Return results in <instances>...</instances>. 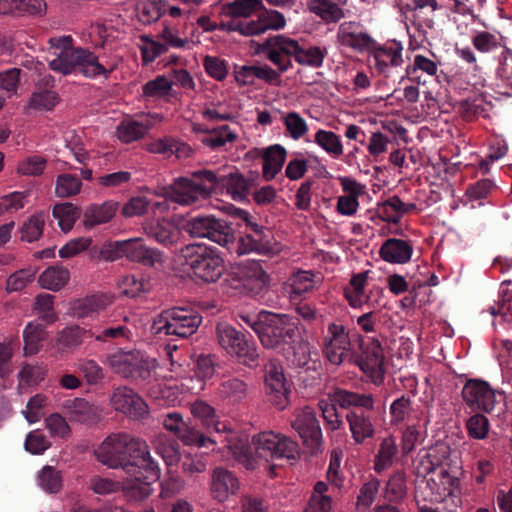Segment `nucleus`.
Masks as SVG:
<instances>
[{
  "instance_id": "obj_1",
  "label": "nucleus",
  "mask_w": 512,
  "mask_h": 512,
  "mask_svg": "<svg viewBox=\"0 0 512 512\" xmlns=\"http://www.w3.org/2000/svg\"><path fill=\"white\" fill-rule=\"evenodd\" d=\"M48 67L63 76L80 74L88 79H108L115 66L108 67L89 48L74 46L71 35L54 36L48 39Z\"/></svg>"
},
{
  "instance_id": "obj_2",
  "label": "nucleus",
  "mask_w": 512,
  "mask_h": 512,
  "mask_svg": "<svg viewBox=\"0 0 512 512\" xmlns=\"http://www.w3.org/2000/svg\"><path fill=\"white\" fill-rule=\"evenodd\" d=\"M179 257L197 278L205 282L218 281L225 269L224 260L218 249L206 244H187L180 249Z\"/></svg>"
},
{
  "instance_id": "obj_3",
  "label": "nucleus",
  "mask_w": 512,
  "mask_h": 512,
  "mask_svg": "<svg viewBox=\"0 0 512 512\" xmlns=\"http://www.w3.org/2000/svg\"><path fill=\"white\" fill-rule=\"evenodd\" d=\"M296 329V324L287 314L261 311L258 313V322H253V331L266 349L290 344L294 340Z\"/></svg>"
},
{
  "instance_id": "obj_4",
  "label": "nucleus",
  "mask_w": 512,
  "mask_h": 512,
  "mask_svg": "<svg viewBox=\"0 0 512 512\" xmlns=\"http://www.w3.org/2000/svg\"><path fill=\"white\" fill-rule=\"evenodd\" d=\"M209 173V169H199L191 173V178L179 177L163 188V195L180 205H192L204 200L213 193V185L208 182Z\"/></svg>"
},
{
  "instance_id": "obj_5",
  "label": "nucleus",
  "mask_w": 512,
  "mask_h": 512,
  "mask_svg": "<svg viewBox=\"0 0 512 512\" xmlns=\"http://www.w3.org/2000/svg\"><path fill=\"white\" fill-rule=\"evenodd\" d=\"M246 227L247 231L238 239L233 230V245L228 247L229 253H235L237 256L250 253L272 256L280 252L281 245L276 241L269 228L250 219H246Z\"/></svg>"
},
{
  "instance_id": "obj_6",
  "label": "nucleus",
  "mask_w": 512,
  "mask_h": 512,
  "mask_svg": "<svg viewBox=\"0 0 512 512\" xmlns=\"http://www.w3.org/2000/svg\"><path fill=\"white\" fill-rule=\"evenodd\" d=\"M209 185H213V193L226 192L236 202L249 201L252 191L258 186L259 173L250 171L247 175L234 169L229 173L213 171L208 174Z\"/></svg>"
},
{
  "instance_id": "obj_7",
  "label": "nucleus",
  "mask_w": 512,
  "mask_h": 512,
  "mask_svg": "<svg viewBox=\"0 0 512 512\" xmlns=\"http://www.w3.org/2000/svg\"><path fill=\"white\" fill-rule=\"evenodd\" d=\"M201 322L202 317L198 312L190 308L173 307L161 312L155 326L158 333L186 339L196 332Z\"/></svg>"
},
{
  "instance_id": "obj_8",
  "label": "nucleus",
  "mask_w": 512,
  "mask_h": 512,
  "mask_svg": "<svg viewBox=\"0 0 512 512\" xmlns=\"http://www.w3.org/2000/svg\"><path fill=\"white\" fill-rule=\"evenodd\" d=\"M185 230L191 237L207 238L226 250L233 245L232 224L213 215L191 217L186 221Z\"/></svg>"
},
{
  "instance_id": "obj_9",
  "label": "nucleus",
  "mask_w": 512,
  "mask_h": 512,
  "mask_svg": "<svg viewBox=\"0 0 512 512\" xmlns=\"http://www.w3.org/2000/svg\"><path fill=\"white\" fill-rule=\"evenodd\" d=\"M137 437L126 432L109 434L94 450L98 462L110 469H123Z\"/></svg>"
},
{
  "instance_id": "obj_10",
  "label": "nucleus",
  "mask_w": 512,
  "mask_h": 512,
  "mask_svg": "<svg viewBox=\"0 0 512 512\" xmlns=\"http://www.w3.org/2000/svg\"><path fill=\"white\" fill-rule=\"evenodd\" d=\"M256 455L266 461L274 458L295 460L299 457L298 443L272 431L261 432L252 437Z\"/></svg>"
},
{
  "instance_id": "obj_11",
  "label": "nucleus",
  "mask_w": 512,
  "mask_h": 512,
  "mask_svg": "<svg viewBox=\"0 0 512 512\" xmlns=\"http://www.w3.org/2000/svg\"><path fill=\"white\" fill-rule=\"evenodd\" d=\"M122 470L127 476L137 477V480L156 481L160 477V469L151 456L149 445L140 438L137 439Z\"/></svg>"
},
{
  "instance_id": "obj_12",
  "label": "nucleus",
  "mask_w": 512,
  "mask_h": 512,
  "mask_svg": "<svg viewBox=\"0 0 512 512\" xmlns=\"http://www.w3.org/2000/svg\"><path fill=\"white\" fill-rule=\"evenodd\" d=\"M257 21H227L222 22L221 27L228 31H237L245 36L259 35L269 29L280 30L286 25V19L282 13L276 10L262 9Z\"/></svg>"
},
{
  "instance_id": "obj_13",
  "label": "nucleus",
  "mask_w": 512,
  "mask_h": 512,
  "mask_svg": "<svg viewBox=\"0 0 512 512\" xmlns=\"http://www.w3.org/2000/svg\"><path fill=\"white\" fill-rule=\"evenodd\" d=\"M163 356V361L170 364L171 371L181 370L186 366L201 381L212 378L216 371L217 363L211 354H163Z\"/></svg>"
},
{
  "instance_id": "obj_14",
  "label": "nucleus",
  "mask_w": 512,
  "mask_h": 512,
  "mask_svg": "<svg viewBox=\"0 0 512 512\" xmlns=\"http://www.w3.org/2000/svg\"><path fill=\"white\" fill-rule=\"evenodd\" d=\"M292 427L299 434L309 453L314 454L321 450L322 432L316 413L311 407H304L296 414Z\"/></svg>"
},
{
  "instance_id": "obj_15",
  "label": "nucleus",
  "mask_w": 512,
  "mask_h": 512,
  "mask_svg": "<svg viewBox=\"0 0 512 512\" xmlns=\"http://www.w3.org/2000/svg\"><path fill=\"white\" fill-rule=\"evenodd\" d=\"M264 382L269 401L277 409H285L289 403L290 389L283 367L276 360H270L265 365Z\"/></svg>"
},
{
  "instance_id": "obj_16",
  "label": "nucleus",
  "mask_w": 512,
  "mask_h": 512,
  "mask_svg": "<svg viewBox=\"0 0 512 512\" xmlns=\"http://www.w3.org/2000/svg\"><path fill=\"white\" fill-rule=\"evenodd\" d=\"M110 405L115 411L134 420L144 419L149 414L146 402L127 386H120L113 390Z\"/></svg>"
},
{
  "instance_id": "obj_17",
  "label": "nucleus",
  "mask_w": 512,
  "mask_h": 512,
  "mask_svg": "<svg viewBox=\"0 0 512 512\" xmlns=\"http://www.w3.org/2000/svg\"><path fill=\"white\" fill-rule=\"evenodd\" d=\"M462 398L472 409L489 413L496 405V391L481 379H468L462 389Z\"/></svg>"
},
{
  "instance_id": "obj_18",
  "label": "nucleus",
  "mask_w": 512,
  "mask_h": 512,
  "mask_svg": "<svg viewBox=\"0 0 512 512\" xmlns=\"http://www.w3.org/2000/svg\"><path fill=\"white\" fill-rule=\"evenodd\" d=\"M402 52L403 46L399 41L388 40L383 44L376 41L370 54L375 60V69L378 74L386 78L390 77L393 69L403 64Z\"/></svg>"
},
{
  "instance_id": "obj_19",
  "label": "nucleus",
  "mask_w": 512,
  "mask_h": 512,
  "mask_svg": "<svg viewBox=\"0 0 512 512\" xmlns=\"http://www.w3.org/2000/svg\"><path fill=\"white\" fill-rule=\"evenodd\" d=\"M110 363L115 372L125 378L147 379L151 369L156 367V360L152 362L144 359L142 354H112Z\"/></svg>"
},
{
  "instance_id": "obj_20",
  "label": "nucleus",
  "mask_w": 512,
  "mask_h": 512,
  "mask_svg": "<svg viewBox=\"0 0 512 512\" xmlns=\"http://www.w3.org/2000/svg\"><path fill=\"white\" fill-rule=\"evenodd\" d=\"M337 40L340 45L360 53H370L376 44V40L369 33L363 31L362 25L355 21H346L340 24Z\"/></svg>"
},
{
  "instance_id": "obj_21",
  "label": "nucleus",
  "mask_w": 512,
  "mask_h": 512,
  "mask_svg": "<svg viewBox=\"0 0 512 512\" xmlns=\"http://www.w3.org/2000/svg\"><path fill=\"white\" fill-rule=\"evenodd\" d=\"M63 409L72 422L94 426L102 420V409L84 398L66 400Z\"/></svg>"
},
{
  "instance_id": "obj_22",
  "label": "nucleus",
  "mask_w": 512,
  "mask_h": 512,
  "mask_svg": "<svg viewBox=\"0 0 512 512\" xmlns=\"http://www.w3.org/2000/svg\"><path fill=\"white\" fill-rule=\"evenodd\" d=\"M240 490L238 477L224 467H215L211 473L210 493L213 499L224 502Z\"/></svg>"
},
{
  "instance_id": "obj_23",
  "label": "nucleus",
  "mask_w": 512,
  "mask_h": 512,
  "mask_svg": "<svg viewBox=\"0 0 512 512\" xmlns=\"http://www.w3.org/2000/svg\"><path fill=\"white\" fill-rule=\"evenodd\" d=\"M220 346L234 352H250L253 348V337L249 332L237 330L228 323H219L216 327Z\"/></svg>"
},
{
  "instance_id": "obj_24",
  "label": "nucleus",
  "mask_w": 512,
  "mask_h": 512,
  "mask_svg": "<svg viewBox=\"0 0 512 512\" xmlns=\"http://www.w3.org/2000/svg\"><path fill=\"white\" fill-rule=\"evenodd\" d=\"M143 230L149 239L166 248L177 244L181 236L177 226L165 218L148 221L143 225Z\"/></svg>"
},
{
  "instance_id": "obj_25",
  "label": "nucleus",
  "mask_w": 512,
  "mask_h": 512,
  "mask_svg": "<svg viewBox=\"0 0 512 512\" xmlns=\"http://www.w3.org/2000/svg\"><path fill=\"white\" fill-rule=\"evenodd\" d=\"M158 114H148L141 121L134 119H124L117 126V137L123 143L138 141L146 136L149 130L157 121L161 120Z\"/></svg>"
},
{
  "instance_id": "obj_26",
  "label": "nucleus",
  "mask_w": 512,
  "mask_h": 512,
  "mask_svg": "<svg viewBox=\"0 0 512 512\" xmlns=\"http://www.w3.org/2000/svg\"><path fill=\"white\" fill-rule=\"evenodd\" d=\"M126 258L146 267H154L164 261L163 253L157 248L146 245L142 238L127 239Z\"/></svg>"
},
{
  "instance_id": "obj_27",
  "label": "nucleus",
  "mask_w": 512,
  "mask_h": 512,
  "mask_svg": "<svg viewBox=\"0 0 512 512\" xmlns=\"http://www.w3.org/2000/svg\"><path fill=\"white\" fill-rule=\"evenodd\" d=\"M291 38L283 35L274 36L265 40L262 44V52L266 58L278 67L280 74L286 72L292 67V53L284 52L282 48L286 47Z\"/></svg>"
},
{
  "instance_id": "obj_28",
  "label": "nucleus",
  "mask_w": 512,
  "mask_h": 512,
  "mask_svg": "<svg viewBox=\"0 0 512 512\" xmlns=\"http://www.w3.org/2000/svg\"><path fill=\"white\" fill-rule=\"evenodd\" d=\"M412 254L411 243L398 238L386 239L379 249L380 258L391 264H406L411 260Z\"/></svg>"
},
{
  "instance_id": "obj_29",
  "label": "nucleus",
  "mask_w": 512,
  "mask_h": 512,
  "mask_svg": "<svg viewBox=\"0 0 512 512\" xmlns=\"http://www.w3.org/2000/svg\"><path fill=\"white\" fill-rule=\"evenodd\" d=\"M253 152L257 155H261L263 159L262 174L265 180H273L282 170L285 163L287 156L286 149L280 144H274L262 151L255 149Z\"/></svg>"
},
{
  "instance_id": "obj_30",
  "label": "nucleus",
  "mask_w": 512,
  "mask_h": 512,
  "mask_svg": "<svg viewBox=\"0 0 512 512\" xmlns=\"http://www.w3.org/2000/svg\"><path fill=\"white\" fill-rule=\"evenodd\" d=\"M119 202L108 200L101 204L93 203L87 206L83 213V225L91 229L97 225L110 222L118 211Z\"/></svg>"
},
{
  "instance_id": "obj_31",
  "label": "nucleus",
  "mask_w": 512,
  "mask_h": 512,
  "mask_svg": "<svg viewBox=\"0 0 512 512\" xmlns=\"http://www.w3.org/2000/svg\"><path fill=\"white\" fill-rule=\"evenodd\" d=\"M46 10L44 0H0V13L4 15L42 17Z\"/></svg>"
},
{
  "instance_id": "obj_32",
  "label": "nucleus",
  "mask_w": 512,
  "mask_h": 512,
  "mask_svg": "<svg viewBox=\"0 0 512 512\" xmlns=\"http://www.w3.org/2000/svg\"><path fill=\"white\" fill-rule=\"evenodd\" d=\"M287 43L288 44H286L287 46L283 48V51L292 53L295 61L300 65L310 66L313 68H319L323 65L324 59L327 55L326 48L313 46L304 49L294 39Z\"/></svg>"
},
{
  "instance_id": "obj_33",
  "label": "nucleus",
  "mask_w": 512,
  "mask_h": 512,
  "mask_svg": "<svg viewBox=\"0 0 512 512\" xmlns=\"http://www.w3.org/2000/svg\"><path fill=\"white\" fill-rule=\"evenodd\" d=\"M233 455L234 459L241 463L247 470L256 468V459L251 453V449L246 436L239 437L237 433L230 434V437L222 444Z\"/></svg>"
},
{
  "instance_id": "obj_34",
  "label": "nucleus",
  "mask_w": 512,
  "mask_h": 512,
  "mask_svg": "<svg viewBox=\"0 0 512 512\" xmlns=\"http://www.w3.org/2000/svg\"><path fill=\"white\" fill-rule=\"evenodd\" d=\"M341 2L345 0H307V8L325 23H337L344 17Z\"/></svg>"
},
{
  "instance_id": "obj_35",
  "label": "nucleus",
  "mask_w": 512,
  "mask_h": 512,
  "mask_svg": "<svg viewBox=\"0 0 512 512\" xmlns=\"http://www.w3.org/2000/svg\"><path fill=\"white\" fill-rule=\"evenodd\" d=\"M330 398L332 402L345 409L352 406L368 410L374 408V400L371 394H359L346 389L336 388L330 394Z\"/></svg>"
},
{
  "instance_id": "obj_36",
  "label": "nucleus",
  "mask_w": 512,
  "mask_h": 512,
  "mask_svg": "<svg viewBox=\"0 0 512 512\" xmlns=\"http://www.w3.org/2000/svg\"><path fill=\"white\" fill-rule=\"evenodd\" d=\"M112 303V298L106 294H94L72 303L73 316L77 318L90 317L100 309Z\"/></svg>"
},
{
  "instance_id": "obj_37",
  "label": "nucleus",
  "mask_w": 512,
  "mask_h": 512,
  "mask_svg": "<svg viewBox=\"0 0 512 512\" xmlns=\"http://www.w3.org/2000/svg\"><path fill=\"white\" fill-rule=\"evenodd\" d=\"M262 9H264L262 0H233L223 5L222 12L231 18L230 21H242L239 18H249Z\"/></svg>"
},
{
  "instance_id": "obj_38",
  "label": "nucleus",
  "mask_w": 512,
  "mask_h": 512,
  "mask_svg": "<svg viewBox=\"0 0 512 512\" xmlns=\"http://www.w3.org/2000/svg\"><path fill=\"white\" fill-rule=\"evenodd\" d=\"M355 362L373 383L383 382L385 375L383 354H357Z\"/></svg>"
},
{
  "instance_id": "obj_39",
  "label": "nucleus",
  "mask_w": 512,
  "mask_h": 512,
  "mask_svg": "<svg viewBox=\"0 0 512 512\" xmlns=\"http://www.w3.org/2000/svg\"><path fill=\"white\" fill-rule=\"evenodd\" d=\"M152 445L168 466L175 465L180 461V445L177 440L165 434H158L152 440Z\"/></svg>"
},
{
  "instance_id": "obj_40",
  "label": "nucleus",
  "mask_w": 512,
  "mask_h": 512,
  "mask_svg": "<svg viewBox=\"0 0 512 512\" xmlns=\"http://www.w3.org/2000/svg\"><path fill=\"white\" fill-rule=\"evenodd\" d=\"M346 419L350 431L356 443H362L366 438L374 434V428L370 418L363 411L353 410L347 413Z\"/></svg>"
},
{
  "instance_id": "obj_41",
  "label": "nucleus",
  "mask_w": 512,
  "mask_h": 512,
  "mask_svg": "<svg viewBox=\"0 0 512 512\" xmlns=\"http://www.w3.org/2000/svg\"><path fill=\"white\" fill-rule=\"evenodd\" d=\"M152 480H137V477L128 476L122 481L121 492L129 501H142L152 494Z\"/></svg>"
},
{
  "instance_id": "obj_42",
  "label": "nucleus",
  "mask_w": 512,
  "mask_h": 512,
  "mask_svg": "<svg viewBox=\"0 0 512 512\" xmlns=\"http://www.w3.org/2000/svg\"><path fill=\"white\" fill-rule=\"evenodd\" d=\"M69 277L68 269L62 266H50L41 273L38 282L45 289L59 291L67 284Z\"/></svg>"
},
{
  "instance_id": "obj_43",
  "label": "nucleus",
  "mask_w": 512,
  "mask_h": 512,
  "mask_svg": "<svg viewBox=\"0 0 512 512\" xmlns=\"http://www.w3.org/2000/svg\"><path fill=\"white\" fill-rule=\"evenodd\" d=\"M314 142L334 159L343 154L341 139L333 131L319 129L314 135Z\"/></svg>"
},
{
  "instance_id": "obj_44",
  "label": "nucleus",
  "mask_w": 512,
  "mask_h": 512,
  "mask_svg": "<svg viewBox=\"0 0 512 512\" xmlns=\"http://www.w3.org/2000/svg\"><path fill=\"white\" fill-rule=\"evenodd\" d=\"M404 202L394 195L378 206V216L387 223L397 224L405 215Z\"/></svg>"
},
{
  "instance_id": "obj_45",
  "label": "nucleus",
  "mask_w": 512,
  "mask_h": 512,
  "mask_svg": "<svg viewBox=\"0 0 512 512\" xmlns=\"http://www.w3.org/2000/svg\"><path fill=\"white\" fill-rule=\"evenodd\" d=\"M45 339L44 327L39 323L29 322L23 331V352H39Z\"/></svg>"
},
{
  "instance_id": "obj_46",
  "label": "nucleus",
  "mask_w": 512,
  "mask_h": 512,
  "mask_svg": "<svg viewBox=\"0 0 512 512\" xmlns=\"http://www.w3.org/2000/svg\"><path fill=\"white\" fill-rule=\"evenodd\" d=\"M414 25L419 31L426 33L425 29L434 28V20L432 17H423L425 9H429L430 13H434L437 9V2L435 0H414Z\"/></svg>"
},
{
  "instance_id": "obj_47",
  "label": "nucleus",
  "mask_w": 512,
  "mask_h": 512,
  "mask_svg": "<svg viewBox=\"0 0 512 512\" xmlns=\"http://www.w3.org/2000/svg\"><path fill=\"white\" fill-rule=\"evenodd\" d=\"M349 344L348 335L343 325L332 323L328 326V333L325 337L326 352L345 351Z\"/></svg>"
},
{
  "instance_id": "obj_48",
  "label": "nucleus",
  "mask_w": 512,
  "mask_h": 512,
  "mask_svg": "<svg viewBox=\"0 0 512 512\" xmlns=\"http://www.w3.org/2000/svg\"><path fill=\"white\" fill-rule=\"evenodd\" d=\"M218 391L222 398L231 403H238L246 397L247 385L244 381L234 378L221 383Z\"/></svg>"
},
{
  "instance_id": "obj_49",
  "label": "nucleus",
  "mask_w": 512,
  "mask_h": 512,
  "mask_svg": "<svg viewBox=\"0 0 512 512\" xmlns=\"http://www.w3.org/2000/svg\"><path fill=\"white\" fill-rule=\"evenodd\" d=\"M236 137L235 132H233L228 125H222L219 128L212 129L209 135L201 137L200 141L205 146L218 149L228 142L235 141Z\"/></svg>"
},
{
  "instance_id": "obj_50",
  "label": "nucleus",
  "mask_w": 512,
  "mask_h": 512,
  "mask_svg": "<svg viewBox=\"0 0 512 512\" xmlns=\"http://www.w3.org/2000/svg\"><path fill=\"white\" fill-rule=\"evenodd\" d=\"M205 429L207 431L206 439L208 446L222 445L230 437V434L235 433L226 423L219 421L216 416L212 418L211 423L205 426Z\"/></svg>"
},
{
  "instance_id": "obj_51",
  "label": "nucleus",
  "mask_w": 512,
  "mask_h": 512,
  "mask_svg": "<svg viewBox=\"0 0 512 512\" xmlns=\"http://www.w3.org/2000/svg\"><path fill=\"white\" fill-rule=\"evenodd\" d=\"M53 216L58 219L60 228L67 232L72 229L76 219L79 216V209L72 203H63L55 205Z\"/></svg>"
},
{
  "instance_id": "obj_52",
  "label": "nucleus",
  "mask_w": 512,
  "mask_h": 512,
  "mask_svg": "<svg viewBox=\"0 0 512 512\" xmlns=\"http://www.w3.org/2000/svg\"><path fill=\"white\" fill-rule=\"evenodd\" d=\"M161 0H144L137 4L136 11L138 20L148 25L161 17Z\"/></svg>"
},
{
  "instance_id": "obj_53",
  "label": "nucleus",
  "mask_w": 512,
  "mask_h": 512,
  "mask_svg": "<svg viewBox=\"0 0 512 512\" xmlns=\"http://www.w3.org/2000/svg\"><path fill=\"white\" fill-rule=\"evenodd\" d=\"M82 182L72 174H61L56 179L55 192L58 197H71L81 190Z\"/></svg>"
},
{
  "instance_id": "obj_54",
  "label": "nucleus",
  "mask_w": 512,
  "mask_h": 512,
  "mask_svg": "<svg viewBox=\"0 0 512 512\" xmlns=\"http://www.w3.org/2000/svg\"><path fill=\"white\" fill-rule=\"evenodd\" d=\"M287 134L294 140H299L308 132L306 120L297 112H288L283 117Z\"/></svg>"
},
{
  "instance_id": "obj_55",
  "label": "nucleus",
  "mask_w": 512,
  "mask_h": 512,
  "mask_svg": "<svg viewBox=\"0 0 512 512\" xmlns=\"http://www.w3.org/2000/svg\"><path fill=\"white\" fill-rule=\"evenodd\" d=\"M45 219L43 214L31 216L20 229L21 240L33 242L42 235Z\"/></svg>"
},
{
  "instance_id": "obj_56",
  "label": "nucleus",
  "mask_w": 512,
  "mask_h": 512,
  "mask_svg": "<svg viewBox=\"0 0 512 512\" xmlns=\"http://www.w3.org/2000/svg\"><path fill=\"white\" fill-rule=\"evenodd\" d=\"M40 486L49 493H57L62 487L60 472L52 466H44L38 475Z\"/></svg>"
},
{
  "instance_id": "obj_57",
  "label": "nucleus",
  "mask_w": 512,
  "mask_h": 512,
  "mask_svg": "<svg viewBox=\"0 0 512 512\" xmlns=\"http://www.w3.org/2000/svg\"><path fill=\"white\" fill-rule=\"evenodd\" d=\"M313 273L310 271H298L290 278L291 294L301 297L314 287Z\"/></svg>"
},
{
  "instance_id": "obj_58",
  "label": "nucleus",
  "mask_w": 512,
  "mask_h": 512,
  "mask_svg": "<svg viewBox=\"0 0 512 512\" xmlns=\"http://www.w3.org/2000/svg\"><path fill=\"white\" fill-rule=\"evenodd\" d=\"M177 437L185 445H194L197 447H208L206 434L199 430L196 425L185 423L177 434Z\"/></svg>"
},
{
  "instance_id": "obj_59",
  "label": "nucleus",
  "mask_w": 512,
  "mask_h": 512,
  "mask_svg": "<svg viewBox=\"0 0 512 512\" xmlns=\"http://www.w3.org/2000/svg\"><path fill=\"white\" fill-rule=\"evenodd\" d=\"M396 451V444L393 438L383 439L378 454L375 457V470L381 472L386 469L392 463Z\"/></svg>"
},
{
  "instance_id": "obj_60",
  "label": "nucleus",
  "mask_w": 512,
  "mask_h": 512,
  "mask_svg": "<svg viewBox=\"0 0 512 512\" xmlns=\"http://www.w3.org/2000/svg\"><path fill=\"white\" fill-rule=\"evenodd\" d=\"M140 39L143 43L140 47L142 59L146 64L155 61L158 56L164 54L168 50L165 44L154 41L147 35H142Z\"/></svg>"
},
{
  "instance_id": "obj_61",
  "label": "nucleus",
  "mask_w": 512,
  "mask_h": 512,
  "mask_svg": "<svg viewBox=\"0 0 512 512\" xmlns=\"http://www.w3.org/2000/svg\"><path fill=\"white\" fill-rule=\"evenodd\" d=\"M471 42L473 47L480 53H491L499 48L500 42L497 37L488 32L480 31L477 32L472 38Z\"/></svg>"
},
{
  "instance_id": "obj_62",
  "label": "nucleus",
  "mask_w": 512,
  "mask_h": 512,
  "mask_svg": "<svg viewBox=\"0 0 512 512\" xmlns=\"http://www.w3.org/2000/svg\"><path fill=\"white\" fill-rule=\"evenodd\" d=\"M59 100L55 91L36 90L30 98L29 105L36 110H52Z\"/></svg>"
},
{
  "instance_id": "obj_63",
  "label": "nucleus",
  "mask_w": 512,
  "mask_h": 512,
  "mask_svg": "<svg viewBox=\"0 0 512 512\" xmlns=\"http://www.w3.org/2000/svg\"><path fill=\"white\" fill-rule=\"evenodd\" d=\"M171 86V82L165 76H157L143 85V95L153 98L164 97L169 94Z\"/></svg>"
},
{
  "instance_id": "obj_64",
  "label": "nucleus",
  "mask_w": 512,
  "mask_h": 512,
  "mask_svg": "<svg viewBox=\"0 0 512 512\" xmlns=\"http://www.w3.org/2000/svg\"><path fill=\"white\" fill-rule=\"evenodd\" d=\"M47 161L39 155L29 156L18 165V172L26 176H39L46 168Z\"/></svg>"
}]
</instances>
